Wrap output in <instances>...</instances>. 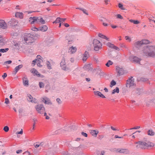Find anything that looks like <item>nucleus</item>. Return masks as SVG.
<instances>
[{
	"label": "nucleus",
	"instance_id": "32",
	"mask_svg": "<svg viewBox=\"0 0 155 155\" xmlns=\"http://www.w3.org/2000/svg\"><path fill=\"white\" fill-rule=\"evenodd\" d=\"M9 50L8 48H5V49H0V52L2 53L6 52Z\"/></svg>",
	"mask_w": 155,
	"mask_h": 155
},
{
	"label": "nucleus",
	"instance_id": "6",
	"mask_svg": "<svg viewBox=\"0 0 155 155\" xmlns=\"http://www.w3.org/2000/svg\"><path fill=\"white\" fill-rule=\"evenodd\" d=\"M134 81V79L133 78V77H130L127 81L126 87H127L130 88L131 87L134 86L135 85Z\"/></svg>",
	"mask_w": 155,
	"mask_h": 155
},
{
	"label": "nucleus",
	"instance_id": "62",
	"mask_svg": "<svg viewBox=\"0 0 155 155\" xmlns=\"http://www.w3.org/2000/svg\"><path fill=\"white\" fill-rule=\"evenodd\" d=\"M66 20L65 18H61V22H63Z\"/></svg>",
	"mask_w": 155,
	"mask_h": 155
},
{
	"label": "nucleus",
	"instance_id": "45",
	"mask_svg": "<svg viewBox=\"0 0 155 155\" xmlns=\"http://www.w3.org/2000/svg\"><path fill=\"white\" fill-rule=\"evenodd\" d=\"M116 16L117 18H119L120 19H122L123 18V17L120 14H118Z\"/></svg>",
	"mask_w": 155,
	"mask_h": 155
},
{
	"label": "nucleus",
	"instance_id": "12",
	"mask_svg": "<svg viewBox=\"0 0 155 155\" xmlns=\"http://www.w3.org/2000/svg\"><path fill=\"white\" fill-rule=\"evenodd\" d=\"M27 99L29 101L31 102L32 103H36L37 102V99L35 98H33L30 94L28 95Z\"/></svg>",
	"mask_w": 155,
	"mask_h": 155
},
{
	"label": "nucleus",
	"instance_id": "10",
	"mask_svg": "<svg viewBox=\"0 0 155 155\" xmlns=\"http://www.w3.org/2000/svg\"><path fill=\"white\" fill-rule=\"evenodd\" d=\"M36 63L37 65L39 67H41L42 65L43 61L41 59V57L40 55L37 56Z\"/></svg>",
	"mask_w": 155,
	"mask_h": 155
},
{
	"label": "nucleus",
	"instance_id": "33",
	"mask_svg": "<svg viewBox=\"0 0 155 155\" xmlns=\"http://www.w3.org/2000/svg\"><path fill=\"white\" fill-rule=\"evenodd\" d=\"M76 9H80L83 12V13L87 15V11L86 9H84L83 8H76Z\"/></svg>",
	"mask_w": 155,
	"mask_h": 155
},
{
	"label": "nucleus",
	"instance_id": "2",
	"mask_svg": "<svg viewBox=\"0 0 155 155\" xmlns=\"http://www.w3.org/2000/svg\"><path fill=\"white\" fill-rule=\"evenodd\" d=\"M142 52L144 56L155 57V47H146L143 50Z\"/></svg>",
	"mask_w": 155,
	"mask_h": 155
},
{
	"label": "nucleus",
	"instance_id": "14",
	"mask_svg": "<svg viewBox=\"0 0 155 155\" xmlns=\"http://www.w3.org/2000/svg\"><path fill=\"white\" fill-rule=\"evenodd\" d=\"M37 17H30L29 18V21L31 24H34L37 23Z\"/></svg>",
	"mask_w": 155,
	"mask_h": 155
},
{
	"label": "nucleus",
	"instance_id": "3",
	"mask_svg": "<svg viewBox=\"0 0 155 155\" xmlns=\"http://www.w3.org/2000/svg\"><path fill=\"white\" fill-rule=\"evenodd\" d=\"M94 49L96 51H99L100 50H101L102 48V44L99 40L95 39H94L93 42Z\"/></svg>",
	"mask_w": 155,
	"mask_h": 155
},
{
	"label": "nucleus",
	"instance_id": "7",
	"mask_svg": "<svg viewBox=\"0 0 155 155\" xmlns=\"http://www.w3.org/2000/svg\"><path fill=\"white\" fill-rule=\"evenodd\" d=\"M148 43V41L146 40H143L141 41H137L134 43V45L137 47H138L141 45L147 44Z\"/></svg>",
	"mask_w": 155,
	"mask_h": 155
},
{
	"label": "nucleus",
	"instance_id": "23",
	"mask_svg": "<svg viewBox=\"0 0 155 155\" xmlns=\"http://www.w3.org/2000/svg\"><path fill=\"white\" fill-rule=\"evenodd\" d=\"M48 28V27L46 25H44L39 28V30L42 31H45L47 30Z\"/></svg>",
	"mask_w": 155,
	"mask_h": 155
},
{
	"label": "nucleus",
	"instance_id": "41",
	"mask_svg": "<svg viewBox=\"0 0 155 155\" xmlns=\"http://www.w3.org/2000/svg\"><path fill=\"white\" fill-rule=\"evenodd\" d=\"M31 30L34 31H37L38 30H39V28H38L34 26L32 27Z\"/></svg>",
	"mask_w": 155,
	"mask_h": 155
},
{
	"label": "nucleus",
	"instance_id": "61",
	"mask_svg": "<svg viewBox=\"0 0 155 155\" xmlns=\"http://www.w3.org/2000/svg\"><path fill=\"white\" fill-rule=\"evenodd\" d=\"M22 152V150H18L16 151V153L18 154L21 153Z\"/></svg>",
	"mask_w": 155,
	"mask_h": 155
},
{
	"label": "nucleus",
	"instance_id": "50",
	"mask_svg": "<svg viewBox=\"0 0 155 155\" xmlns=\"http://www.w3.org/2000/svg\"><path fill=\"white\" fill-rule=\"evenodd\" d=\"M125 39L126 40H128L129 41H131L130 38L128 36H126L125 37Z\"/></svg>",
	"mask_w": 155,
	"mask_h": 155
},
{
	"label": "nucleus",
	"instance_id": "43",
	"mask_svg": "<svg viewBox=\"0 0 155 155\" xmlns=\"http://www.w3.org/2000/svg\"><path fill=\"white\" fill-rule=\"evenodd\" d=\"M118 7L119 8H120L122 10H124L125 9L123 7V5L120 3H119L118 4Z\"/></svg>",
	"mask_w": 155,
	"mask_h": 155
},
{
	"label": "nucleus",
	"instance_id": "39",
	"mask_svg": "<svg viewBox=\"0 0 155 155\" xmlns=\"http://www.w3.org/2000/svg\"><path fill=\"white\" fill-rule=\"evenodd\" d=\"M39 85L40 88H43L44 86V83L41 82H40L39 83Z\"/></svg>",
	"mask_w": 155,
	"mask_h": 155
},
{
	"label": "nucleus",
	"instance_id": "9",
	"mask_svg": "<svg viewBox=\"0 0 155 155\" xmlns=\"http://www.w3.org/2000/svg\"><path fill=\"white\" fill-rule=\"evenodd\" d=\"M130 61L134 63H139L141 59L137 57L133 56H130L129 57Z\"/></svg>",
	"mask_w": 155,
	"mask_h": 155
},
{
	"label": "nucleus",
	"instance_id": "36",
	"mask_svg": "<svg viewBox=\"0 0 155 155\" xmlns=\"http://www.w3.org/2000/svg\"><path fill=\"white\" fill-rule=\"evenodd\" d=\"M130 21L131 22H133L135 24H137L139 23V22L137 20H130Z\"/></svg>",
	"mask_w": 155,
	"mask_h": 155
},
{
	"label": "nucleus",
	"instance_id": "21",
	"mask_svg": "<svg viewBox=\"0 0 155 155\" xmlns=\"http://www.w3.org/2000/svg\"><path fill=\"white\" fill-rule=\"evenodd\" d=\"M77 48L75 47L72 46L69 49V52L71 54L74 53L77 51Z\"/></svg>",
	"mask_w": 155,
	"mask_h": 155
},
{
	"label": "nucleus",
	"instance_id": "4",
	"mask_svg": "<svg viewBox=\"0 0 155 155\" xmlns=\"http://www.w3.org/2000/svg\"><path fill=\"white\" fill-rule=\"evenodd\" d=\"M24 39L26 43L28 44L32 43L34 41V36L30 34L25 35Z\"/></svg>",
	"mask_w": 155,
	"mask_h": 155
},
{
	"label": "nucleus",
	"instance_id": "59",
	"mask_svg": "<svg viewBox=\"0 0 155 155\" xmlns=\"http://www.w3.org/2000/svg\"><path fill=\"white\" fill-rule=\"evenodd\" d=\"M56 101H57V102L59 104H60L61 103V100L60 99L57 98L56 99Z\"/></svg>",
	"mask_w": 155,
	"mask_h": 155
},
{
	"label": "nucleus",
	"instance_id": "60",
	"mask_svg": "<svg viewBox=\"0 0 155 155\" xmlns=\"http://www.w3.org/2000/svg\"><path fill=\"white\" fill-rule=\"evenodd\" d=\"M140 132L141 131L139 130L133 133L132 134H137L136 135H138V133H140Z\"/></svg>",
	"mask_w": 155,
	"mask_h": 155
},
{
	"label": "nucleus",
	"instance_id": "15",
	"mask_svg": "<svg viewBox=\"0 0 155 155\" xmlns=\"http://www.w3.org/2000/svg\"><path fill=\"white\" fill-rule=\"evenodd\" d=\"M89 132L92 136L96 137L99 133V131L97 130H89Z\"/></svg>",
	"mask_w": 155,
	"mask_h": 155
},
{
	"label": "nucleus",
	"instance_id": "64",
	"mask_svg": "<svg viewBox=\"0 0 155 155\" xmlns=\"http://www.w3.org/2000/svg\"><path fill=\"white\" fill-rule=\"evenodd\" d=\"M24 153H26V154H28V155H31V153L28 151L25 152Z\"/></svg>",
	"mask_w": 155,
	"mask_h": 155
},
{
	"label": "nucleus",
	"instance_id": "56",
	"mask_svg": "<svg viewBox=\"0 0 155 155\" xmlns=\"http://www.w3.org/2000/svg\"><path fill=\"white\" fill-rule=\"evenodd\" d=\"M36 61L37 60L36 59L35 60L32 61V64L33 65V66H34L35 65V63H36Z\"/></svg>",
	"mask_w": 155,
	"mask_h": 155
},
{
	"label": "nucleus",
	"instance_id": "16",
	"mask_svg": "<svg viewBox=\"0 0 155 155\" xmlns=\"http://www.w3.org/2000/svg\"><path fill=\"white\" fill-rule=\"evenodd\" d=\"M22 82L23 84L25 86L27 87L28 86L29 81L26 76H25L22 78Z\"/></svg>",
	"mask_w": 155,
	"mask_h": 155
},
{
	"label": "nucleus",
	"instance_id": "30",
	"mask_svg": "<svg viewBox=\"0 0 155 155\" xmlns=\"http://www.w3.org/2000/svg\"><path fill=\"white\" fill-rule=\"evenodd\" d=\"M113 62L110 60L108 61L105 64V65L107 67H109L110 65H112Z\"/></svg>",
	"mask_w": 155,
	"mask_h": 155
},
{
	"label": "nucleus",
	"instance_id": "42",
	"mask_svg": "<svg viewBox=\"0 0 155 155\" xmlns=\"http://www.w3.org/2000/svg\"><path fill=\"white\" fill-rule=\"evenodd\" d=\"M110 128L112 130H114V131H119V129L117 128L116 127H114L112 126H111Z\"/></svg>",
	"mask_w": 155,
	"mask_h": 155
},
{
	"label": "nucleus",
	"instance_id": "58",
	"mask_svg": "<svg viewBox=\"0 0 155 155\" xmlns=\"http://www.w3.org/2000/svg\"><path fill=\"white\" fill-rule=\"evenodd\" d=\"M7 76V74L6 73H4V74L2 76V77L3 79H4Z\"/></svg>",
	"mask_w": 155,
	"mask_h": 155
},
{
	"label": "nucleus",
	"instance_id": "19",
	"mask_svg": "<svg viewBox=\"0 0 155 155\" xmlns=\"http://www.w3.org/2000/svg\"><path fill=\"white\" fill-rule=\"evenodd\" d=\"M15 17L17 18L21 19L23 17V15L22 12H17L15 13Z\"/></svg>",
	"mask_w": 155,
	"mask_h": 155
},
{
	"label": "nucleus",
	"instance_id": "52",
	"mask_svg": "<svg viewBox=\"0 0 155 155\" xmlns=\"http://www.w3.org/2000/svg\"><path fill=\"white\" fill-rule=\"evenodd\" d=\"M140 128V126H137L135 127H134L133 128H131L130 129V130H131L132 129H139Z\"/></svg>",
	"mask_w": 155,
	"mask_h": 155
},
{
	"label": "nucleus",
	"instance_id": "47",
	"mask_svg": "<svg viewBox=\"0 0 155 155\" xmlns=\"http://www.w3.org/2000/svg\"><path fill=\"white\" fill-rule=\"evenodd\" d=\"M12 62V61L9 60L7 61H5L4 62V64L5 65L6 64H10Z\"/></svg>",
	"mask_w": 155,
	"mask_h": 155
},
{
	"label": "nucleus",
	"instance_id": "11",
	"mask_svg": "<svg viewBox=\"0 0 155 155\" xmlns=\"http://www.w3.org/2000/svg\"><path fill=\"white\" fill-rule=\"evenodd\" d=\"M7 28V25L5 21L2 20H0V28L5 29Z\"/></svg>",
	"mask_w": 155,
	"mask_h": 155
},
{
	"label": "nucleus",
	"instance_id": "35",
	"mask_svg": "<svg viewBox=\"0 0 155 155\" xmlns=\"http://www.w3.org/2000/svg\"><path fill=\"white\" fill-rule=\"evenodd\" d=\"M61 18H56L55 21L53 22V23H57L61 22Z\"/></svg>",
	"mask_w": 155,
	"mask_h": 155
},
{
	"label": "nucleus",
	"instance_id": "57",
	"mask_svg": "<svg viewBox=\"0 0 155 155\" xmlns=\"http://www.w3.org/2000/svg\"><path fill=\"white\" fill-rule=\"evenodd\" d=\"M100 20L101 21H105L106 19L104 18L101 17L100 18Z\"/></svg>",
	"mask_w": 155,
	"mask_h": 155
},
{
	"label": "nucleus",
	"instance_id": "1",
	"mask_svg": "<svg viewBox=\"0 0 155 155\" xmlns=\"http://www.w3.org/2000/svg\"><path fill=\"white\" fill-rule=\"evenodd\" d=\"M135 143L137 144L136 147L138 149H145L147 147H152L154 146V144L153 143L147 140L144 141H138Z\"/></svg>",
	"mask_w": 155,
	"mask_h": 155
},
{
	"label": "nucleus",
	"instance_id": "40",
	"mask_svg": "<svg viewBox=\"0 0 155 155\" xmlns=\"http://www.w3.org/2000/svg\"><path fill=\"white\" fill-rule=\"evenodd\" d=\"M46 64H47V65L48 67V69H51V64L49 62V61L47 62L46 63Z\"/></svg>",
	"mask_w": 155,
	"mask_h": 155
},
{
	"label": "nucleus",
	"instance_id": "22",
	"mask_svg": "<svg viewBox=\"0 0 155 155\" xmlns=\"http://www.w3.org/2000/svg\"><path fill=\"white\" fill-rule=\"evenodd\" d=\"M42 101L45 103V104H49L51 103L50 101L48 98L45 97L43 98Z\"/></svg>",
	"mask_w": 155,
	"mask_h": 155
},
{
	"label": "nucleus",
	"instance_id": "55",
	"mask_svg": "<svg viewBox=\"0 0 155 155\" xmlns=\"http://www.w3.org/2000/svg\"><path fill=\"white\" fill-rule=\"evenodd\" d=\"M104 137V136L103 135H100L98 136V138L99 139L101 140Z\"/></svg>",
	"mask_w": 155,
	"mask_h": 155
},
{
	"label": "nucleus",
	"instance_id": "13",
	"mask_svg": "<svg viewBox=\"0 0 155 155\" xmlns=\"http://www.w3.org/2000/svg\"><path fill=\"white\" fill-rule=\"evenodd\" d=\"M116 71L119 75L124 74V71L123 69L119 67H117Z\"/></svg>",
	"mask_w": 155,
	"mask_h": 155
},
{
	"label": "nucleus",
	"instance_id": "25",
	"mask_svg": "<svg viewBox=\"0 0 155 155\" xmlns=\"http://www.w3.org/2000/svg\"><path fill=\"white\" fill-rule=\"evenodd\" d=\"M32 72L35 75H36L38 76L41 77V74L38 72L37 70L35 69H33L32 70Z\"/></svg>",
	"mask_w": 155,
	"mask_h": 155
},
{
	"label": "nucleus",
	"instance_id": "24",
	"mask_svg": "<svg viewBox=\"0 0 155 155\" xmlns=\"http://www.w3.org/2000/svg\"><path fill=\"white\" fill-rule=\"evenodd\" d=\"M22 67V65L21 64L19 65L16 67L15 69V74H16L18 71Z\"/></svg>",
	"mask_w": 155,
	"mask_h": 155
},
{
	"label": "nucleus",
	"instance_id": "54",
	"mask_svg": "<svg viewBox=\"0 0 155 155\" xmlns=\"http://www.w3.org/2000/svg\"><path fill=\"white\" fill-rule=\"evenodd\" d=\"M23 134V130H22V129H21V131L19 132H17L16 133V134Z\"/></svg>",
	"mask_w": 155,
	"mask_h": 155
},
{
	"label": "nucleus",
	"instance_id": "20",
	"mask_svg": "<svg viewBox=\"0 0 155 155\" xmlns=\"http://www.w3.org/2000/svg\"><path fill=\"white\" fill-rule=\"evenodd\" d=\"M94 93L95 95L101 97L103 98L105 97V96L103 94L99 91H94Z\"/></svg>",
	"mask_w": 155,
	"mask_h": 155
},
{
	"label": "nucleus",
	"instance_id": "5",
	"mask_svg": "<svg viewBox=\"0 0 155 155\" xmlns=\"http://www.w3.org/2000/svg\"><path fill=\"white\" fill-rule=\"evenodd\" d=\"M37 112L40 114H42L45 111V108L43 105L38 104L35 107Z\"/></svg>",
	"mask_w": 155,
	"mask_h": 155
},
{
	"label": "nucleus",
	"instance_id": "37",
	"mask_svg": "<svg viewBox=\"0 0 155 155\" xmlns=\"http://www.w3.org/2000/svg\"><path fill=\"white\" fill-rule=\"evenodd\" d=\"M9 130V127L8 126H5L3 128V130L5 132H8Z\"/></svg>",
	"mask_w": 155,
	"mask_h": 155
},
{
	"label": "nucleus",
	"instance_id": "63",
	"mask_svg": "<svg viewBox=\"0 0 155 155\" xmlns=\"http://www.w3.org/2000/svg\"><path fill=\"white\" fill-rule=\"evenodd\" d=\"M111 26L113 28H116L117 27V26H116V25H111Z\"/></svg>",
	"mask_w": 155,
	"mask_h": 155
},
{
	"label": "nucleus",
	"instance_id": "49",
	"mask_svg": "<svg viewBox=\"0 0 155 155\" xmlns=\"http://www.w3.org/2000/svg\"><path fill=\"white\" fill-rule=\"evenodd\" d=\"M113 45V44H112L109 42L107 44V45L108 47H110L111 48H112V47Z\"/></svg>",
	"mask_w": 155,
	"mask_h": 155
},
{
	"label": "nucleus",
	"instance_id": "31",
	"mask_svg": "<svg viewBox=\"0 0 155 155\" xmlns=\"http://www.w3.org/2000/svg\"><path fill=\"white\" fill-rule=\"evenodd\" d=\"M86 52H87L86 51L85 52L84 54V56L83 58V61L84 62L86 61V60L87 59V54Z\"/></svg>",
	"mask_w": 155,
	"mask_h": 155
},
{
	"label": "nucleus",
	"instance_id": "51",
	"mask_svg": "<svg viewBox=\"0 0 155 155\" xmlns=\"http://www.w3.org/2000/svg\"><path fill=\"white\" fill-rule=\"evenodd\" d=\"M81 134L84 136L85 137H87V134L86 133H85L83 132H82L81 133Z\"/></svg>",
	"mask_w": 155,
	"mask_h": 155
},
{
	"label": "nucleus",
	"instance_id": "26",
	"mask_svg": "<svg viewBox=\"0 0 155 155\" xmlns=\"http://www.w3.org/2000/svg\"><path fill=\"white\" fill-rule=\"evenodd\" d=\"M98 36L102 38L105 39L107 41H109V38H107L105 35L101 33H99L98 35Z\"/></svg>",
	"mask_w": 155,
	"mask_h": 155
},
{
	"label": "nucleus",
	"instance_id": "8",
	"mask_svg": "<svg viewBox=\"0 0 155 155\" xmlns=\"http://www.w3.org/2000/svg\"><path fill=\"white\" fill-rule=\"evenodd\" d=\"M18 23V22L17 20L14 18L11 19V20L8 22V25L11 27L17 26Z\"/></svg>",
	"mask_w": 155,
	"mask_h": 155
},
{
	"label": "nucleus",
	"instance_id": "44",
	"mask_svg": "<svg viewBox=\"0 0 155 155\" xmlns=\"http://www.w3.org/2000/svg\"><path fill=\"white\" fill-rule=\"evenodd\" d=\"M37 120L36 119H33V121L34 123L33 124V129L34 130L35 128V125L36 124V122L37 121Z\"/></svg>",
	"mask_w": 155,
	"mask_h": 155
},
{
	"label": "nucleus",
	"instance_id": "18",
	"mask_svg": "<svg viewBox=\"0 0 155 155\" xmlns=\"http://www.w3.org/2000/svg\"><path fill=\"white\" fill-rule=\"evenodd\" d=\"M37 23L44 24L45 23V21L41 17H37Z\"/></svg>",
	"mask_w": 155,
	"mask_h": 155
},
{
	"label": "nucleus",
	"instance_id": "34",
	"mask_svg": "<svg viewBox=\"0 0 155 155\" xmlns=\"http://www.w3.org/2000/svg\"><path fill=\"white\" fill-rule=\"evenodd\" d=\"M148 134L150 136H153L154 134V133L152 130H149L148 131Z\"/></svg>",
	"mask_w": 155,
	"mask_h": 155
},
{
	"label": "nucleus",
	"instance_id": "29",
	"mask_svg": "<svg viewBox=\"0 0 155 155\" xmlns=\"http://www.w3.org/2000/svg\"><path fill=\"white\" fill-rule=\"evenodd\" d=\"M116 84V82L113 80L110 83V87H112L113 86L115 85Z\"/></svg>",
	"mask_w": 155,
	"mask_h": 155
},
{
	"label": "nucleus",
	"instance_id": "28",
	"mask_svg": "<svg viewBox=\"0 0 155 155\" xmlns=\"http://www.w3.org/2000/svg\"><path fill=\"white\" fill-rule=\"evenodd\" d=\"M63 62H61L60 63V65H61V67H62V69L63 70H65L66 71H68V72L69 71H70V69H69L68 68H67L65 66H63Z\"/></svg>",
	"mask_w": 155,
	"mask_h": 155
},
{
	"label": "nucleus",
	"instance_id": "27",
	"mask_svg": "<svg viewBox=\"0 0 155 155\" xmlns=\"http://www.w3.org/2000/svg\"><path fill=\"white\" fill-rule=\"evenodd\" d=\"M119 92V89L118 87H116L112 91V94H114L115 93H118Z\"/></svg>",
	"mask_w": 155,
	"mask_h": 155
},
{
	"label": "nucleus",
	"instance_id": "38",
	"mask_svg": "<svg viewBox=\"0 0 155 155\" xmlns=\"http://www.w3.org/2000/svg\"><path fill=\"white\" fill-rule=\"evenodd\" d=\"M92 69V65L90 64H88V71H91Z\"/></svg>",
	"mask_w": 155,
	"mask_h": 155
},
{
	"label": "nucleus",
	"instance_id": "48",
	"mask_svg": "<svg viewBox=\"0 0 155 155\" xmlns=\"http://www.w3.org/2000/svg\"><path fill=\"white\" fill-rule=\"evenodd\" d=\"M112 48H114V49H115V50H117L118 51H119V50H120L119 48L118 47L115 46L114 45H113L112 47Z\"/></svg>",
	"mask_w": 155,
	"mask_h": 155
},
{
	"label": "nucleus",
	"instance_id": "46",
	"mask_svg": "<svg viewBox=\"0 0 155 155\" xmlns=\"http://www.w3.org/2000/svg\"><path fill=\"white\" fill-rule=\"evenodd\" d=\"M5 103L6 104H8L9 103V101L8 98H6L5 99Z\"/></svg>",
	"mask_w": 155,
	"mask_h": 155
},
{
	"label": "nucleus",
	"instance_id": "17",
	"mask_svg": "<svg viewBox=\"0 0 155 155\" xmlns=\"http://www.w3.org/2000/svg\"><path fill=\"white\" fill-rule=\"evenodd\" d=\"M117 152L120 153L125 154H127L129 153V150L127 149H118L117 150Z\"/></svg>",
	"mask_w": 155,
	"mask_h": 155
},
{
	"label": "nucleus",
	"instance_id": "53",
	"mask_svg": "<svg viewBox=\"0 0 155 155\" xmlns=\"http://www.w3.org/2000/svg\"><path fill=\"white\" fill-rule=\"evenodd\" d=\"M105 153V152L104 150H102L100 153L98 154V155H104Z\"/></svg>",
	"mask_w": 155,
	"mask_h": 155
}]
</instances>
